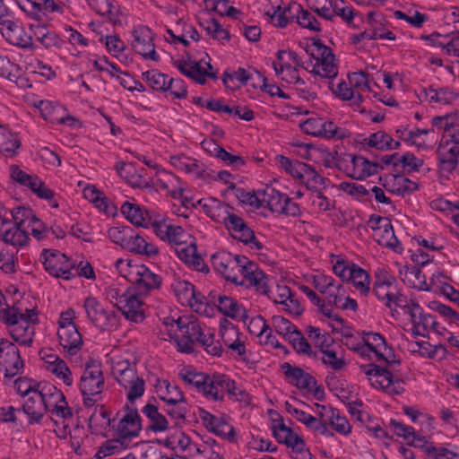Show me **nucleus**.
<instances>
[{
	"label": "nucleus",
	"mask_w": 459,
	"mask_h": 459,
	"mask_svg": "<svg viewBox=\"0 0 459 459\" xmlns=\"http://www.w3.org/2000/svg\"><path fill=\"white\" fill-rule=\"evenodd\" d=\"M347 347L361 357L377 362L391 364L395 361L392 347L388 345L385 338L377 332H362L360 338L356 337V341L348 342Z\"/></svg>",
	"instance_id": "nucleus-6"
},
{
	"label": "nucleus",
	"mask_w": 459,
	"mask_h": 459,
	"mask_svg": "<svg viewBox=\"0 0 459 459\" xmlns=\"http://www.w3.org/2000/svg\"><path fill=\"white\" fill-rule=\"evenodd\" d=\"M138 273L132 282L135 285L138 292L146 296L151 291L160 289L162 282L160 275L151 271L143 264L140 266Z\"/></svg>",
	"instance_id": "nucleus-53"
},
{
	"label": "nucleus",
	"mask_w": 459,
	"mask_h": 459,
	"mask_svg": "<svg viewBox=\"0 0 459 459\" xmlns=\"http://www.w3.org/2000/svg\"><path fill=\"white\" fill-rule=\"evenodd\" d=\"M408 351L422 359L442 361L447 358V349L443 344H431L427 341L411 342Z\"/></svg>",
	"instance_id": "nucleus-50"
},
{
	"label": "nucleus",
	"mask_w": 459,
	"mask_h": 459,
	"mask_svg": "<svg viewBox=\"0 0 459 459\" xmlns=\"http://www.w3.org/2000/svg\"><path fill=\"white\" fill-rule=\"evenodd\" d=\"M0 34L9 45L24 50L36 49L30 30L19 19L0 21Z\"/></svg>",
	"instance_id": "nucleus-22"
},
{
	"label": "nucleus",
	"mask_w": 459,
	"mask_h": 459,
	"mask_svg": "<svg viewBox=\"0 0 459 459\" xmlns=\"http://www.w3.org/2000/svg\"><path fill=\"white\" fill-rule=\"evenodd\" d=\"M263 209L277 215L296 217L299 214V205L286 194L280 190L266 186L264 188Z\"/></svg>",
	"instance_id": "nucleus-26"
},
{
	"label": "nucleus",
	"mask_w": 459,
	"mask_h": 459,
	"mask_svg": "<svg viewBox=\"0 0 459 459\" xmlns=\"http://www.w3.org/2000/svg\"><path fill=\"white\" fill-rule=\"evenodd\" d=\"M76 312L74 308L62 311L57 320L58 342L69 356L76 355L82 349L83 341L74 323Z\"/></svg>",
	"instance_id": "nucleus-14"
},
{
	"label": "nucleus",
	"mask_w": 459,
	"mask_h": 459,
	"mask_svg": "<svg viewBox=\"0 0 459 459\" xmlns=\"http://www.w3.org/2000/svg\"><path fill=\"white\" fill-rule=\"evenodd\" d=\"M374 277L373 290L377 299L389 307L396 305L399 290L394 275L385 266H378L374 272Z\"/></svg>",
	"instance_id": "nucleus-24"
},
{
	"label": "nucleus",
	"mask_w": 459,
	"mask_h": 459,
	"mask_svg": "<svg viewBox=\"0 0 459 459\" xmlns=\"http://www.w3.org/2000/svg\"><path fill=\"white\" fill-rule=\"evenodd\" d=\"M82 194L83 197L91 203L100 212L112 217L117 215V206L94 185H86L82 190Z\"/></svg>",
	"instance_id": "nucleus-52"
},
{
	"label": "nucleus",
	"mask_w": 459,
	"mask_h": 459,
	"mask_svg": "<svg viewBox=\"0 0 459 459\" xmlns=\"http://www.w3.org/2000/svg\"><path fill=\"white\" fill-rule=\"evenodd\" d=\"M296 113L305 117L299 121V129L307 135L325 139H345L350 137V132L339 127L335 123L318 114L305 109L302 107L295 108Z\"/></svg>",
	"instance_id": "nucleus-7"
},
{
	"label": "nucleus",
	"mask_w": 459,
	"mask_h": 459,
	"mask_svg": "<svg viewBox=\"0 0 459 459\" xmlns=\"http://www.w3.org/2000/svg\"><path fill=\"white\" fill-rule=\"evenodd\" d=\"M42 21L37 24H30V30L32 36L36 40L41 44L45 48H60L63 44V39L55 31L49 30L45 24L41 23Z\"/></svg>",
	"instance_id": "nucleus-60"
},
{
	"label": "nucleus",
	"mask_w": 459,
	"mask_h": 459,
	"mask_svg": "<svg viewBox=\"0 0 459 459\" xmlns=\"http://www.w3.org/2000/svg\"><path fill=\"white\" fill-rule=\"evenodd\" d=\"M264 14L267 22L275 28L284 29L291 22V11L289 4L283 0H273L265 6Z\"/></svg>",
	"instance_id": "nucleus-47"
},
{
	"label": "nucleus",
	"mask_w": 459,
	"mask_h": 459,
	"mask_svg": "<svg viewBox=\"0 0 459 459\" xmlns=\"http://www.w3.org/2000/svg\"><path fill=\"white\" fill-rule=\"evenodd\" d=\"M403 314L411 323V332L413 335L425 336L436 324L435 318L424 313L423 308L413 299H409L401 306Z\"/></svg>",
	"instance_id": "nucleus-35"
},
{
	"label": "nucleus",
	"mask_w": 459,
	"mask_h": 459,
	"mask_svg": "<svg viewBox=\"0 0 459 459\" xmlns=\"http://www.w3.org/2000/svg\"><path fill=\"white\" fill-rule=\"evenodd\" d=\"M125 250L149 257L155 256L159 254V248L153 243L147 241L133 229L125 247Z\"/></svg>",
	"instance_id": "nucleus-61"
},
{
	"label": "nucleus",
	"mask_w": 459,
	"mask_h": 459,
	"mask_svg": "<svg viewBox=\"0 0 459 459\" xmlns=\"http://www.w3.org/2000/svg\"><path fill=\"white\" fill-rule=\"evenodd\" d=\"M42 368L55 379L62 382L66 386L74 385V375L71 368L59 355L51 350L43 349L39 351Z\"/></svg>",
	"instance_id": "nucleus-29"
},
{
	"label": "nucleus",
	"mask_w": 459,
	"mask_h": 459,
	"mask_svg": "<svg viewBox=\"0 0 459 459\" xmlns=\"http://www.w3.org/2000/svg\"><path fill=\"white\" fill-rule=\"evenodd\" d=\"M45 120L57 125H68L76 127L79 121L67 113L66 108L51 100H38L33 103Z\"/></svg>",
	"instance_id": "nucleus-39"
},
{
	"label": "nucleus",
	"mask_w": 459,
	"mask_h": 459,
	"mask_svg": "<svg viewBox=\"0 0 459 459\" xmlns=\"http://www.w3.org/2000/svg\"><path fill=\"white\" fill-rule=\"evenodd\" d=\"M144 297L135 288L129 287L126 289V297L117 303V309L126 320L142 323L145 318Z\"/></svg>",
	"instance_id": "nucleus-33"
},
{
	"label": "nucleus",
	"mask_w": 459,
	"mask_h": 459,
	"mask_svg": "<svg viewBox=\"0 0 459 459\" xmlns=\"http://www.w3.org/2000/svg\"><path fill=\"white\" fill-rule=\"evenodd\" d=\"M201 35L193 22L187 18L178 19L174 28L166 29L164 39L173 45L189 47L193 42H198Z\"/></svg>",
	"instance_id": "nucleus-34"
},
{
	"label": "nucleus",
	"mask_w": 459,
	"mask_h": 459,
	"mask_svg": "<svg viewBox=\"0 0 459 459\" xmlns=\"http://www.w3.org/2000/svg\"><path fill=\"white\" fill-rule=\"evenodd\" d=\"M223 225L233 238L251 249L259 251L263 248V244L256 238L253 230L236 213L232 212Z\"/></svg>",
	"instance_id": "nucleus-36"
},
{
	"label": "nucleus",
	"mask_w": 459,
	"mask_h": 459,
	"mask_svg": "<svg viewBox=\"0 0 459 459\" xmlns=\"http://www.w3.org/2000/svg\"><path fill=\"white\" fill-rule=\"evenodd\" d=\"M105 387V377L100 362L93 359L88 361L79 381V390L84 406L93 407L101 401Z\"/></svg>",
	"instance_id": "nucleus-9"
},
{
	"label": "nucleus",
	"mask_w": 459,
	"mask_h": 459,
	"mask_svg": "<svg viewBox=\"0 0 459 459\" xmlns=\"http://www.w3.org/2000/svg\"><path fill=\"white\" fill-rule=\"evenodd\" d=\"M360 371L366 376L371 386L387 394H399L404 390L403 382L390 371L375 364L361 365Z\"/></svg>",
	"instance_id": "nucleus-21"
},
{
	"label": "nucleus",
	"mask_w": 459,
	"mask_h": 459,
	"mask_svg": "<svg viewBox=\"0 0 459 459\" xmlns=\"http://www.w3.org/2000/svg\"><path fill=\"white\" fill-rule=\"evenodd\" d=\"M153 185L175 199H182L186 190V183L179 177L164 169H157Z\"/></svg>",
	"instance_id": "nucleus-43"
},
{
	"label": "nucleus",
	"mask_w": 459,
	"mask_h": 459,
	"mask_svg": "<svg viewBox=\"0 0 459 459\" xmlns=\"http://www.w3.org/2000/svg\"><path fill=\"white\" fill-rule=\"evenodd\" d=\"M338 168L347 177L357 180H364L377 173V163L363 156L345 155L339 160Z\"/></svg>",
	"instance_id": "nucleus-31"
},
{
	"label": "nucleus",
	"mask_w": 459,
	"mask_h": 459,
	"mask_svg": "<svg viewBox=\"0 0 459 459\" xmlns=\"http://www.w3.org/2000/svg\"><path fill=\"white\" fill-rule=\"evenodd\" d=\"M106 363L110 367L112 376L117 384L126 391V399L133 403L145 393V381L136 370L134 362L128 354L119 349H113L106 354Z\"/></svg>",
	"instance_id": "nucleus-4"
},
{
	"label": "nucleus",
	"mask_w": 459,
	"mask_h": 459,
	"mask_svg": "<svg viewBox=\"0 0 459 459\" xmlns=\"http://www.w3.org/2000/svg\"><path fill=\"white\" fill-rule=\"evenodd\" d=\"M141 429V417L137 410L126 405L116 427L117 436L126 441L137 437Z\"/></svg>",
	"instance_id": "nucleus-42"
},
{
	"label": "nucleus",
	"mask_w": 459,
	"mask_h": 459,
	"mask_svg": "<svg viewBox=\"0 0 459 459\" xmlns=\"http://www.w3.org/2000/svg\"><path fill=\"white\" fill-rule=\"evenodd\" d=\"M172 65L183 75L204 84L208 78H215L217 72L211 65L210 56L203 49L195 53H186L182 56L172 57Z\"/></svg>",
	"instance_id": "nucleus-8"
},
{
	"label": "nucleus",
	"mask_w": 459,
	"mask_h": 459,
	"mask_svg": "<svg viewBox=\"0 0 459 459\" xmlns=\"http://www.w3.org/2000/svg\"><path fill=\"white\" fill-rule=\"evenodd\" d=\"M438 167L450 174L459 164V127L453 134H443L437 148Z\"/></svg>",
	"instance_id": "nucleus-23"
},
{
	"label": "nucleus",
	"mask_w": 459,
	"mask_h": 459,
	"mask_svg": "<svg viewBox=\"0 0 459 459\" xmlns=\"http://www.w3.org/2000/svg\"><path fill=\"white\" fill-rule=\"evenodd\" d=\"M82 307L88 322L100 331H112L117 327L118 318L116 313L107 308L92 294L87 295Z\"/></svg>",
	"instance_id": "nucleus-19"
},
{
	"label": "nucleus",
	"mask_w": 459,
	"mask_h": 459,
	"mask_svg": "<svg viewBox=\"0 0 459 459\" xmlns=\"http://www.w3.org/2000/svg\"><path fill=\"white\" fill-rule=\"evenodd\" d=\"M160 332V338L173 342L180 352L191 353L195 349V342H198L207 353L212 356L221 354L222 348L215 339L214 329L202 325L192 315H183L177 319L164 317Z\"/></svg>",
	"instance_id": "nucleus-2"
},
{
	"label": "nucleus",
	"mask_w": 459,
	"mask_h": 459,
	"mask_svg": "<svg viewBox=\"0 0 459 459\" xmlns=\"http://www.w3.org/2000/svg\"><path fill=\"white\" fill-rule=\"evenodd\" d=\"M268 418V426L272 436L279 444L297 454L308 453L302 436L286 423L285 419L280 412L275 410H269Z\"/></svg>",
	"instance_id": "nucleus-12"
},
{
	"label": "nucleus",
	"mask_w": 459,
	"mask_h": 459,
	"mask_svg": "<svg viewBox=\"0 0 459 459\" xmlns=\"http://www.w3.org/2000/svg\"><path fill=\"white\" fill-rule=\"evenodd\" d=\"M204 5L207 12L232 20H240L243 14L230 0H204Z\"/></svg>",
	"instance_id": "nucleus-62"
},
{
	"label": "nucleus",
	"mask_w": 459,
	"mask_h": 459,
	"mask_svg": "<svg viewBox=\"0 0 459 459\" xmlns=\"http://www.w3.org/2000/svg\"><path fill=\"white\" fill-rule=\"evenodd\" d=\"M169 163L178 171L196 179L208 182L215 178L213 171L203 161L184 153L169 155Z\"/></svg>",
	"instance_id": "nucleus-27"
},
{
	"label": "nucleus",
	"mask_w": 459,
	"mask_h": 459,
	"mask_svg": "<svg viewBox=\"0 0 459 459\" xmlns=\"http://www.w3.org/2000/svg\"><path fill=\"white\" fill-rule=\"evenodd\" d=\"M13 220L0 215V240L15 248L29 245L30 235L25 225L20 207L12 210Z\"/></svg>",
	"instance_id": "nucleus-17"
},
{
	"label": "nucleus",
	"mask_w": 459,
	"mask_h": 459,
	"mask_svg": "<svg viewBox=\"0 0 459 459\" xmlns=\"http://www.w3.org/2000/svg\"><path fill=\"white\" fill-rule=\"evenodd\" d=\"M274 162L279 169L299 180L307 188L325 186V178L319 175L311 166L298 160L278 154L274 156Z\"/></svg>",
	"instance_id": "nucleus-15"
},
{
	"label": "nucleus",
	"mask_w": 459,
	"mask_h": 459,
	"mask_svg": "<svg viewBox=\"0 0 459 459\" xmlns=\"http://www.w3.org/2000/svg\"><path fill=\"white\" fill-rule=\"evenodd\" d=\"M197 417L209 432L230 442L236 441L237 434L235 429L227 416H216L204 408H198Z\"/></svg>",
	"instance_id": "nucleus-32"
},
{
	"label": "nucleus",
	"mask_w": 459,
	"mask_h": 459,
	"mask_svg": "<svg viewBox=\"0 0 459 459\" xmlns=\"http://www.w3.org/2000/svg\"><path fill=\"white\" fill-rule=\"evenodd\" d=\"M120 210L123 216L137 227L149 228L152 223L148 211L136 203L126 201Z\"/></svg>",
	"instance_id": "nucleus-56"
},
{
	"label": "nucleus",
	"mask_w": 459,
	"mask_h": 459,
	"mask_svg": "<svg viewBox=\"0 0 459 459\" xmlns=\"http://www.w3.org/2000/svg\"><path fill=\"white\" fill-rule=\"evenodd\" d=\"M368 224L372 230L373 238L380 246L388 247L398 254L403 252V247L394 235L389 218L373 214L369 217Z\"/></svg>",
	"instance_id": "nucleus-28"
},
{
	"label": "nucleus",
	"mask_w": 459,
	"mask_h": 459,
	"mask_svg": "<svg viewBox=\"0 0 459 459\" xmlns=\"http://www.w3.org/2000/svg\"><path fill=\"white\" fill-rule=\"evenodd\" d=\"M117 174L131 186L138 188L150 187L148 179L133 163L119 161L115 166Z\"/></svg>",
	"instance_id": "nucleus-55"
},
{
	"label": "nucleus",
	"mask_w": 459,
	"mask_h": 459,
	"mask_svg": "<svg viewBox=\"0 0 459 459\" xmlns=\"http://www.w3.org/2000/svg\"><path fill=\"white\" fill-rule=\"evenodd\" d=\"M129 46L131 49L144 61L158 63L160 56L156 50L155 33L147 25H134L129 32Z\"/></svg>",
	"instance_id": "nucleus-18"
},
{
	"label": "nucleus",
	"mask_w": 459,
	"mask_h": 459,
	"mask_svg": "<svg viewBox=\"0 0 459 459\" xmlns=\"http://www.w3.org/2000/svg\"><path fill=\"white\" fill-rule=\"evenodd\" d=\"M209 298L225 316L238 320L245 316L246 307L234 298L221 295L215 290L210 292Z\"/></svg>",
	"instance_id": "nucleus-49"
},
{
	"label": "nucleus",
	"mask_w": 459,
	"mask_h": 459,
	"mask_svg": "<svg viewBox=\"0 0 459 459\" xmlns=\"http://www.w3.org/2000/svg\"><path fill=\"white\" fill-rule=\"evenodd\" d=\"M167 448L182 453L187 457L202 455L204 459H224L223 448L213 438H208L201 444L194 442L180 429L170 430L169 434L160 440Z\"/></svg>",
	"instance_id": "nucleus-5"
},
{
	"label": "nucleus",
	"mask_w": 459,
	"mask_h": 459,
	"mask_svg": "<svg viewBox=\"0 0 459 459\" xmlns=\"http://www.w3.org/2000/svg\"><path fill=\"white\" fill-rule=\"evenodd\" d=\"M310 56V72L322 78L333 79L338 75V61L333 50L321 39H313L308 46Z\"/></svg>",
	"instance_id": "nucleus-13"
},
{
	"label": "nucleus",
	"mask_w": 459,
	"mask_h": 459,
	"mask_svg": "<svg viewBox=\"0 0 459 459\" xmlns=\"http://www.w3.org/2000/svg\"><path fill=\"white\" fill-rule=\"evenodd\" d=\"M39 315L36 299L22 295L15 286H9L4 293L0 290V322L20 346L33 345L36 327L40 324Z\"/></svg>",
	"instance_id": "nucleus-1"
},
{
	"label": "nucleus",
	"mask_w": 459,
	"mask_h": 459,
	"mask_svg": "<svg viewBox=\"0 0 459 459\" xmlns=\"http://www.w3.org/2000/svg\"><path fill=\"white\" fill-rule=\"evenodd\" d=\"M184 379L193 384L197 391L207 400L222 401L227 389L232 385V378L223 374L205 375L203 373L186 371Z\"/></svg>",
	"instance_id": "nucleus-10"
},
{
	"label": "nucleus",
	"mask_w": 459,
	"mask_h": 459,
	"mask_svg": "<svg viewBox=\"0 0 459 459\" xmlns=\"http://www.w3.org/2000/svg\"><path fill=\"white\" fill-rule=\"evenodd\" d=\"M399 277L401 281L408 287L417 289L419 290H429V282L426 276L420 269L415 266L402 265L399 268Z\"/></svg>",
	"instance_id": "nucleus-59"
},
{
	"label": "nucleus",
	"mask_w": 459,
	"mask_h": 459,
	"mask_svg": "<svg viewBox=\"0 0 459 459\" xmlns=\"http://www.w3.org/2000/svg\"><path fill=\"white\" fill-rule=\"evenodd\" d=\"M368 31H364L354 37L353 41L360 39H385L394 41L396 39L395 34L390 30L388 22L385 16L377 12H369L368 13Z\"/></svg>",
	"instance_id": "nucleus-40"
},
{
	"label": "nucleus",
	"mask_w": 459,
	"mask_h": 459,
	"mask_svg": "<svg viewBox=\"0 0 459 459\" xmlns=\"http://www.w3.org/2000/svg\"><path fill=\"white\" fill-rule=\"evenodd\" d=\"M302 65V58L291 49L278 50L273 61L276 77L288 84L304 83L300 77Z\"/></svg>",
	"instance_id": "nucleus-16"
},
{
	"label": "nucleus",
	"mask_w": 459,
	"mask_h": 459,
	"mask_svg": "<svg viewBox=\"0 0 459 459\" xmlns=\"http://www.w3.org/2000/svg\"><path fill=\"white\" fill-rule=\"evenodd\" d=\"M89 418V428L92 434L105 436L110 426V414L103 405H94Z\"/></svg>",
	"instance_id": "nucleus-63"
},
{
	"label": "nucleus",
	"mask_w": 459,
	"mask_h": 459,
	"mask_svg": "<svg viewBox=\"0 0 459 459\" xmlns=\"http://www.w3.org/2000/svg\"><path fill=\"white\" fill-rule=\"evenodd\" d=\"M152 227L157 238L176 247L186 244V242L192 241V235L181 226L172 223L167 218L153 221Z\"/></svg>",
	"instance_id": "nucleus-37"
},
{
	"label": "nucleus",
	"mask_w": 459,
	"mask_h": 459,
	"mask_svg": "<svg viewBox=\"0 0 459 459\" xmlns=\"http://www.w3.org/2000/svg\"><path fill=\"white\" fill-rule=\"evenodd\" d=\"M220 333L223 343L229 349L241 357L246 355V336L239 331L237 325L224 320L221 324Z\"/></svg>",
	"instance_id": "nucleus-46"
},
{
	"label": "nucleus",
	"mask_w": 459,
	"mask_h": 459,
	"mask_svg": "<svg viewBox=\"0 0 459 459\" xmlns=\"http://www.w3.org/2000/svg\"><path fill=\"white\" fill-rule=\"evenodd\" d=\"M170 290L176 300L182 306L206 317H212L214 315L215 307L206 300L202 293L196 290L191 282L175 279L170 284Z\"/></svg>",
	"instance_id": "nucleus-11"
},
{
	"label": "nucleus",
	"mask_w": 459,
	"mask_h": 459,
	"mask_svg": "<svg viewBox=\"0 0 459 459\" xmlns=\"http://www.w3.org/2000/svg\"><path fill=\"white\" fill-rule=\"evenodd\" d=\"M244 285L254 287L262 295L271 292L269 277L259 268V266L248 258L240 274Z\"/></svg>",
	"instance_id": "nucleus-41"
},
{
	"label": "nucleus",
	"mask_w": 459,
	"mask_h": 459,
	"mask_svg": "<svg viewBox=\"0 0 459 459\" xmlns=\"http://www.w3.org/2000/svg\"><path fill=\"white\" fill-rule=\"evenodd\" d=\"M430 207L434 211L440 212L451 217L453 221L459 227V199L454 200L439 196L430 202Z\"/></svg>",
	"instance_id": "nucleus-64"
},
{
	"label": "nucleus",
	"mask_w": 459,
	"mask_h": 459,
	"mask_svg": "<svg viewBox=\"0 0 459 459\" xmlns=\"http://www.w3.org/2000/svg\"><path fill=\"white\" fill-rule=\"evenodd\" d=\"M41 392L44 394L46 412L49 411L53 419L54 432L61 439H70L74 447H80L83 429L73 425V411L68 406L64 393L49 382H41Z\"/></svg>",
	"instance_id": "nucleus-3"
},
{
	"label": "nucleus",
	"mask_w": 459,
	"mask_h": 459,
	"mask_svg": "<svg viewBox=\"0 0 459 459\" xmlns=\"http://www.w3.org/2000/svg\"><path fill=\"white\" fill-rule=\"evenodd\" d=\"M395 134L407 145L423 150L432 147L434 142V132L429 129L399 127Z\"/></svg>",
	"instance_id": "nucleus-44"
},
{
	"label": "nucleus",
	"mask_w": 459,
	"mask_h": 459,
	"mask_svg": "<svg viewBox=\"0 0 459 459\" xmlns=\"http://www.w3.org/2000/svg\"><path fill=\"white\" fill-rule=\"evenodd\" d=\"M40 258L44 269L49 275L65 281L75 276L74 273V264L65 254L54 249H44Z\"/></svg>",
	"instance_id": "nucleus-25"
},
{
	"label": "nucleus",
	"mask_w": 459,
	"mask_h": 459,
	"mask_svg": "<svg viewBox=\"0 0 459 459\" xmlns=\"http://www.w3.org/2000/svg\"><path fill=\"white\" fill-rule=\"evenodd\" d=\"M247 257L234 255L227 251H218L211 257L213 269L221 274L227 281L237 285H243L240 274L247 263Z\"/></svg>",
	"instance_id": "nucleus-20"
},
{
	"label": "nucleus",
	"mask_w": 459,
	"mask_h": 459,
	"mask_svg": "<svg viewBox=\"0 0 459 459\" xmlns=\"http://www.w3.org/2000/svg\"><path fill=\"white\" fill-rule=\"evenodd\" d=\"M272 327L278 334L287 340L297 352L307 355L311 353V347L307 339L287 318L282 316H273L272 317Z\"/></svg>",
	"instance_id": "nucleus-30"
},
{
	"label": "nucleus",
	"mask_w": 459,
	"mask_h": 459,
	"mask_svg": "<svg viewBox=\"0 0 459 459\" xmlns=\"http://www.w3.org/2000/svg\"><path fill=\"white\" fill-rule=\"evenodd\" d=\"M203 212L215 222L222 223L233 212V208L214 197H204L197 201Z\"/></svg>",
	"instance_id": "nucleus-51"
},
{
	"label": "nucleus",
	"mask_w": 459,
	"mask_h": 459,
	"mask_svg": "<svg viewBox=\"0 0 459 459\" xmlns=\"http://www.w3.org/2000/svg\"><path fill=\"white\" fill-rule=\"evenodd\" d=\"M23 368V360L21 358L17 346L7 339L0 340V370L4 377H13Z\"/></svg>",
	"instance_id": "nucleus-38"
},
{
	"label": "nucleus",
	"mask_w": 459,
	"mask_h": 459,
	"mask_svg": "<svg viewBox=\"0 0 459 459\" xmlns=\"http://www.w3.org/2000/svg\"><path fill=\"white\" fill-rule=\"evenodd\" d=\"M275 304L283 306L284 310L294 316H299L303 312V307L290 289L285 284H277L275 290L265 295Z\"/></svg>",
	"instance_id": "nucleus-45"
},
{
	"label": "nucleus",
	"mask_w": 459,
	"mask_h": 459,
	"mask_svg": "<svg viewBox=\"0 0 459 459\" xmlns=\"http://www.w3.org/2000/svg\"><path fill=\"white\" fill-rule=\"evenodd\" d=\"M176 251L178 258L185 264L194 267L196 271L208 273L209 268L204 263L202 257L197 254L195 239L192 236V241L186 242L182 246H178Z\"/></svg>",
	"instance_id": "nucleus-54"
},
{
	"label": "nucleus",
	"mask_w": 459,
	"mask_h": 459,
	"mask_svg": "<svg viewBox=\"0 0 459 459\" xmlns=\"http://www.w3.org/2000/svg\"><path fill=\"white\" fill-rule=\"evenodd\" d=\"M382 186L389 193L396 195H404L416 191L419 185L400 174H385L379 178Z\"/></svg>",
	"instance_id": "nucleus-48"
},
{
	"label": "nucleus",
	"mask_w": 459,
	"mask_h": 459,
	"mask_svg": "<svg viewBox=\"0 0 459 459\" xmlns=\"http://www.w3.org/2000/svg\"><path fill=\"white\" fill-rule=\"evenodd\" d=\"M43 397L44 394L39 386V390L32 392L31 395L24 399L22 409L30 422L39 421L46 413V404Z\"/></svg>",
	"instance_id": "nucleus-57"
},
{
	"label": "nucleus",
	"mask_w": 459,
	"mask_h": 459,
	"mask_svg": "<svg viewBox=\"0 0 459 459\" xmlns=\"http://www.w3.org/2000/svg\"><path fill=\"white\" fill-rule=\"evenodd\" d=\"M418 98L420 101L429 104H448L453 102L457 95L447 88L429 86L420 89Z\"/></svg>",
	"instance_id": "nucleus-58"
}]
</instances>
